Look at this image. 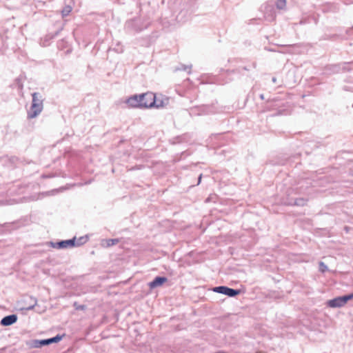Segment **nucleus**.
Returning a JSON list of instances; mask_svg holds the SVG:
<instances>
[{
	"instance_id": "14",
	"label": "nucleus",
	"mask_w": 353,
	"mask_h": 353,
	"mask_svg": "<svg viewBox=\"0 0 353 353\" xmlns=\"http://www.w3.org/2000/svg\"><path fill=\"white\" fill-rule=\"evenodd\" d=\"M72 11V8L69 6H65L62 10L63 17L68 16Z\"/></svg>"
},
{
	"instance_id": "4",
	"label": "nucleus",
	"mask_w": 353,
	"mask_h": 353,
	"mask_svg": "<svg viewBox=\"0 0 353 353\" xmlns=\"http://www.w3.org/2000/svg\"><path fill=\"white\" fill-rule=\"evenodd\" d=\"M348 301L349 299L347 295H345L328 300L326 302V305L330 308H340L344 307Z\"/></svg>"
},
{
	"instance_id": "2",
	"label": "nucleus",
	"mask_w": 353,
	"mask_h": 353,
	"mask_svg": "<svg viewBox=\"0 0 353 353\" xmlns=\"http://www.w3.org/2000/svg\"><path fill=\"white\" fill-rule=\"evenodd\" d=\"M152 98L150 101L149 99L145 97L141 98V103H145L147 106H144L143 108H162L168 104V98L165 97H157L154 93L152 92Z\"/></svg>"
},
{
	"instance_id": "12",
	"label": "nucleus",
	"mask_w": 353,
	"mask_h": 353,
	"mask_svg": "<svg viewBox=\"0 0 353 353\" xmlns=\"http://www.w3.org/2000/svg\"><path fill=\"white\" fill-rule=\"evenodd\" d=\"M30 346L31 347H34V348H39V347H41V345L40 344V340H33L30 342Z\"/></svg>"
},
{
	"instance_id": "8",
	"label": "nucleus",
	"mask_w": 353,
	"mask_h": 353,
	"mask_svg": "<svg viewBox=\"0 0 353 353\" xmlns=\"http://www.w3.org/2000/svg\"><path fill=\"white\" fill-rule=\"evenodd\" d=\"M281 203L284 205H296L299 206H303L306 204L307 201L304 199H297L296 200L294 199H288L283 200Z\"/></svg>"
},
{
	"instance_id": "3",
	"label": "nucleus",
	"mask_w": 353,
	"mask_h": 353,
	"mask_svg": "<svg viewBox=\"0 0 353 353\" xmlns=\"http://www.w3.org/2000/svg\"><path fill=\"white\" fill-rule=\"evenodd\" d=\"M145 97L149 99L150 101L153 97L152 92H147L141 94H134L125 100V103L130 108H143L144 106H147L145 103H141V98Z\"/></svg>"
},
{
	"instance_id": "13",
	"label": "nucleus",
	"mask_w": 353,
	"mask_h": 353,
	"mask_svg": "<svg viewBox=\"0 0 353 353\" xmlns=\"http://www.w3.org/2000/svg\"><path fill=\"white\" fill-rule=\"evenodd\" d=\"M319 271L322 273H324L328 271V267L323 263L319 262Z\"/></svg>"
},
{
	"instance_id": "7",
	"label": "nucleus",
	"mask_w": 353,
	"mask_h": 353,
	"mask_svg": "<svg viewBox=\"0 0 353 353\" xmlns=\"http://www.w3.org/2000/svg\"><path fill=\"white\" fill-rule=\"evenodd\" d=\"M17 321V316L15 314L9 315L3 318L1 324L3 326L11 325Z\"/></svg>"
},
{
	"instance_id": "9",
	"label": "nucleus",
	"mask_w": 353,
	"mask_h": 353,
	"mask_svg": "<svg viewBox=\"0 0 353 353\" xmlns=\"http://www.w3.org/2000/svg\"><path fill=\"white\" fill-rule=\"evenodd\" d=\"M167 279L165 277H156L154 280L149 283V286L150 288H155L159 286H161L165 281Z\"/></svg>"
},
{
	"instance_id": "1",
	"label": "nucleus",
	"mask_w": 353,
	"mask_h": 353,
	"mask_svg": "<svg viewBox=\"0 0 353 353\" xmlns=\"http://www.w3.org/2000/svg\"><path fill=\"white\" fill-rule=\"evenodd\" d=\"M32 97V104L28 112V117L29 119L37 117L43 109V98L42 94L39 92H34Z\"/></svg>"
},
{
	"instance_id": "17",
	"label": "nucleus",
	"mask_w": 353,
	"mask_h": 353,
	"mask_svg": "<svg viewBox=\"0 0 353 353\" xmlns=\"http://www.w3.org/2000/svg\"><path fill=\"white\" fill-rule=\"evenodd\" d=\"M272 81H273V82H275V81H276V79H275V78H273V79H272Z\"/></svg>"
},
{
	"instance_id": "16",
	"label": "nucleus",
	"mask_w": 353,
	"mask_h": 353,
	"mask_svg": "<svg viewBox=\"0 0 353 353\" xmlns=\"http://www.w3.org/2000/svg\"><path fill=\"white\" fill-rule=\"evenodd\" d=\"M347 296H348L349 301L352 299H353V292L350 294H347Z\"/></svg>"
},
{
	"instance_id": "11",
	"label": "nucleus",
	"mask_w": 353,
	"mask_h": 353,
	"mask_svg": "<svg viewBox=\"0 0 353 353\" xmlns=\"http://www.w3.org/2000/svg\"><path fill=\"white\" fill-rule=\"evenodd\" d=\"M276 6L278 9H284L286 6V0H277Z\"/></svg>"
},
{
	"instance_id": "15",
	"label": "nucleus",
	"mask_w": 353,
	"mask_h": 353,
	"mask_svg": "<svg viewBox=\"0 0 353 353\" xmlns=\"http://www.w3.org/2000/svg\"><path fill=\"white\" fill-rule=\"evenodd\" d=\"M117 242H118L117 239H109V240L106 241L108 246H110V245H114Z\"/></svg>"
},
{
	"instance_id": "6",
	"label": "nucleus",
	"mask_w": 353,
	"mask_h": 353,
	"mask_svg": "<svg viewBox=\"0 0 353 353\" xmlns=\"http://www.w3.org/2000/svg\"><path fill=\"white\" fill-rule=\"evenodd\" d=\"M75 239H70L66 241H62L56 244L54 246L59 249H64L68 248H72L75 245Z\"/></svg>"
},
{
	"instance_id": "5",
	"label": "nucleus",
	"mask_w": 353,
	"mask_h": 353,
	"mask_svg": "<svg viewBox=\"0 0 353 353\" xmlns=\"http://www.w3.org/2000/svg\"><path fill=\"white\" fill-rule=\"evenodd\" d=\"M212 291L217 293L225 294L230 297H233L239 294V290H233L225 286L215 287Z\"/></svg>"
},
{
	"instance_id": "10",
	"label": "nucleus",
	"mask_w": 353,
	"mask_h": 353,
	"mask_svg": "<svg viewBox=\"0 0 353 353\" xmlns=\"http://www.w3.org/2000/svg\"><path fill=\"white\" fill-rule=\"evenodd\" d=\"M61 339H62V337L61 336L57 335L51 339L40 340V344H41V347L43 345H48L53 343H58L59 341H60L61 340Z\"/></svg>"
}]
</instances>
